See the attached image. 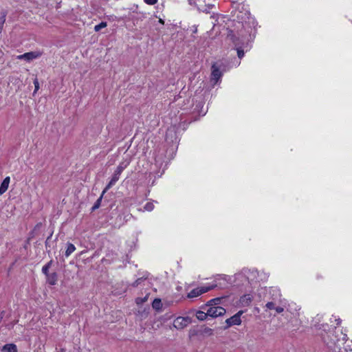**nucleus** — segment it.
I'll return each instance as SVG.
<instances>
[{
    "mask_svg": "<svg viewBox=\"0 0 352 352\" xmlns=\"http://www.w3.org/2000/svg\"><path fill=\"white\" fill-rule=\"evenodd\" d=\"M220 301H221V299L219 298H214V299L210 300L206 305L208 307L217 306L218 304H219Z\"/></svg>",
    "mask_w": 352,
    "mask_h": 352,
    "instance_id": "17",
    "label": "nucleus"
},
{
    "mask_svg": "<svg viewBox=\"0 0 352 352\" xmlns=\"http://www.w3.org/2000/svg\"><path fill=\"white\" fill-rule=\"evenodd\" d=\"M42 55V53L38 51L27 52L23 54L17 56L19 60L24 59L27 61H30L34 59L39 58Z\"/></svg>",
    "mask_w": 352,
    "mask_h": 352,
    "instance_id": "4",
    "label": "nucleus"
},
{
    "mask_svg": "<svg viewBox=\"0 0 352 352\" xmlns=\"http://www.w3.org/2000/svg\"><path fill=\"white\" fill-rule=\"evenodd\" d=\"M159 21H160V23L164 24V21L162 19H160Z\"/></svg>",
    "mask_w": 352,
    "mask_h": 352,
    "instance_id": "30",
    "label": "nucleus"
},
{
    "mask_svg": "<svg viewBox=\"0 0 352 352\" xmlns=\"http://www.w3.org/2000/svg\"><path fill=\"white\" fill-rule=\"evenodd\" d=\"M237 55L239 58H241L244 56L243 50L241 49H237Z\"/></svg>",
    "mask_w": 352,
    "mask_h": 352,
    "instance_id": "25",
    "label": "nucleus"
},
{
    "mask_svg": "<svg viewBox=\"0 0 352 352\" xmlns=\"http://www.w3.org/2000/svg\"><path fill=\"white\" fill-rule=\"evenodd\" d=\"M192 322L191 318L186 317H177L173 322V327L177 329H183Z\"/></svg>",
    "mask_w": 352,
    "mask_h": 352,
    "instance_id": "1",
    "label": "nucleus"
},
{
    "mask_svg": "<svg viewBox=\"0 0 352 352\" xmlns=\"http://www.w3.org/2000/svg\"><path fill=\"white\" fill-rule=\"evenodd\" d=\"M33 82H34V87H35L34 93H36L38 90V89H39V83H38V79L36 78L34 80Z\"/></svg>",
    "mask_w": 352,
    "mask_h": 352,
    "instance_id": "24",
    "label": "nucleus"
},
{
    "mask_svg": "<svg viewBox=\"0 0 352 352\" xmlns=\"http://www.w3.org/2000/svg\"><path fill=\"white\" fill-rule=\"evenodd\" d=\"M120 174L117 172H114L112 178L111 179L109 184L107 185L105 188L102 191V194H104L109 189H110L119 180Z\"/></svg>",
    "mask_w": 352,
    "mask_h": 352,
    "instance_id": "7",
    "label": "nucleus"
},
{
    "mask_svg": "<svg viewBox=\"0 0 352 352\" xmlns=\"http://www.w3.org/2000/svg\"><path fill=\"white\" fill-rule=\"evenodd\" d=\"M10 177H6L3 179L0 186V195L3 194L8 190L10 184Z\"/></svg>",
    "mask_w": 352,
    "mask_h": 352,
    "instance_id": "8",
    "label": "nucleus"
},
{
    "mask_svg": "<svg viewBox=\"0 0 352 352\" xmlns=\"http://www.w3.org/2000/svg\"><path fill=\"white\" fill-rule=\"evenodd\" d=\"M141 280V278L136 280L135 283H134V285H138Z\"/></svg>",
    "mask_w": 352,
    "mask_h": 352,
    "instance_id": "29",
    "label": "nucleus"
},
{
    "mask_svg": "<svg viewBox=\"0 0 352 352\" xmlns=\"http://www.w3.org/2000/svg\"><path fill=\"white\" fill-rule=\"evenodd\" d=\"M265 307L268 309H275V303L274 302H268L265 305Z\"/></svg>",
    "mask_w": 352,
    "mask_h": 352,
    "instance_id": "23",
    "label": "nucleus"
},
{
    "mask_svg": "<svg viewBox=\"0 0 352 352\" xmlns=\"http://www.w3.org/2000/svg\"><path fill=\"white\" fill-rule=\"evenodd\" d=\"M104 194H101L100 197L96 200L94 205L92 207V210H95L98 209L100 206V204Z\"/></svg>",
    "mask_w": 352,
    "mask_h": 352,
    "instance_id": "16",
    "label": "nucleus"
},
{
    "mask_svg": "<svg viewBox=\"0 0 352 352\" xmlns=\"http://www.w3.org/2000/svg\"><path fill=\"white\" fill-rule=\"evenodd\" d=\"M154 208V205L153 203H151V202H148L146 204V205L144 206V209L147 211H151L153 210Z\"/></svg>",
    "mask_w": 352,
    "mask_h": 352,
    "instance_id": "22",
    "label": "nucleus"
},
{
    "mask_svg": "<svg viewBox=\"0 0 352 352\" xmlns=\"http://www.w3.org/2000/svg\"><path fill=\"white\" fill-rule=\"evenodd\" d=\"M107 24L106 22H101L100 23H99L98 25H96L94 27V30L96 32H99L102 28L107 27Z\"/></svg>",
    "mask_w": 352,
    "mask_h": 352,
    "instance_id": "20",
    "label": "nucleus"
},
{
    "mask_svg": "<svg viewBox=\"0 0 352 352\" xmlns=\"http://www.w3.org/2000/svg\"><path fill=\"white\" fill-rule=\"evenodd\" d=\"M274 309L278 314H280L284 311V308L281 307H276Z\"/></svg>",
    "mask_w": 352,
    "mask_h": 352,
    "instance_id": "28",
    "label": "nucleus"
},
{
    "mask_svg": "<svg viewBox=\"0 0 352 352\" xmlns=\"http://www.w3.org/2000/svg\"><path fill=\"white\" fill-rule=\"evenodd\" d=\"M51 263H52V261H50L48 263H47L45 265H44L42 268V272L45 275H46V276L50 274L48 273V271H49V268L51 265Z\"/></svg>",
    "mask_w": 352,
    "mask_h": 352,
    "instance_id": "19",
    "label": "nucleus"
},
{
    "mask_svg": "<svg viewBox=\"0 0 352 352\" xmlns=\"http://www.w3.org/2000/svg\"><path fill=\"white\" fill-rule=\"evenodd\" d=\"M75 250H76L75 246L72 243H68L67 248L65 251V256L67 257H68L75 251Z\"/></svg>",
    "mask_w": 352,
    "mask_h": 352,
    "instance_id": "12",
    "label": "nucleus"
},
{
    "mask_svg": "<svg viewBox=\"0 0 352 352\" xmlns=\"http://www.w3.org/2000/svg\"><path fill=\"white\" fill-rule=\"evenodd\" d=\"M212 73H211V80L214 81V84H216L218 80L221 78L222 74L220 71L219 67L217 66L216 63H214L212 65Z\"/></svg>",
    "mask_w": 352,
    "mask_h": 352,
    "instance_id": "6",
    "label": "nucleus"
},
{
    "mask_svg": "<svg viewBox=\"0 0 352 352\" xmlns=\"http://www.w3.org/2000/svg\"><path fill=\"white\" fill-rule=\"evenodd\" d=\"M207 310L208 316L212 318L223 316L226 312L223 307L219 306H211Z\"/></svg>",
    "mask_w": 352,
    "mask_h": 352,
    "instance_id": "2",
    "label": "nucleus"
},
{
    "mask_svg": "<svg viewBox=\"0 0 352 352\" xmlns=\"http://www.w3.org/2000/svg\"><path fill=\"white\" fill-rule=\"evenodd\" d=\"M212 288L213 287H201L195 288L188 294V297L190 298L197 297L201 294L210 291Z\"/></svg>",
    "mask_w": 352,
    "mask_h": 352,
    "instance_id": "5",
    "label": "nucleus"
},
{
    "mask_svg": "<svg viewBox=\"0 0 352 352\" xmlns=\"http://www.w3.org/2000/svg\"><path fill=\"white\" fill-rule=\"evenodd\" d=\"M245 300H246V301H247V302H251L252 298H251L250 296V295H245V296H244L242 298V301L243 302V301H245Z\"/></svg>",
    "mask_w": 352,
    "mask_h": 352,
    "instance_id": "26",
    "label": "nucleus"
},
{
    "mask_svg": "<svg viewBox=\"0 0 352 352\" xmlns=\"http://www.w3.org/2000/svg\"><path fill=\"white\" fill-rule=\"evenodd\" d=\"M3 54L2 51L0 50V56Z\"/></svg>",
    "mask_w": 352,
    "mask_h": 352,
    "instance_id": "31",
    "label": "nucleus"
},
{
    "mask_svg": "<svg viewBox=\"0 0 352 352\" xmlns=\"http://www.w3.org/2000/svg\"><path fill=\"white\" fill-rule=\"evenodd\" d=\"M6 14L3 13L2 16L0 17V33H1L3 28V25L6 22Z\"/></svg>",
    "mask_w": 352,
    "mask_h": 352,
    "instance_id": "18",
    "label": "nucleus"
},
{
    "mask_svg": "<svg viewBox=\"0 0 352 352\" xmlns=\"http://www.w3.org/2000/svg\"><path fill=\"white\" fill-rule=\"evenodd\" d=\"M144 2L148 5H154L157 2V0H144Z\"/></svg>",
    "mask_w": 352,
    "mask_h": 352,
    "instance_id": "27",
    "label": "nucleus"
},
{
    "mask_svg": "<svg viewBox=\"0 0 352 352\" xmlns=\"http://www.w3.org/2000/svg\"><path fill=\"white\" fill-rule=\"evenodd\" d=\"M127 166H128V163L121 162L118 165V166L117 167V168L115 171L119 174H121L122 172L126 168Z\"/></svg>",
    "mask_w": 352,
    "mask_h": 352,
    "instance_id": "15",
    "label": "nucleus"
},
{
    "mask_svg": "<svg viewBox=\"0 0 352 352\" xmlns=\"http://www.w3.org/2000/svg\"><path fill=\"white\" fill-rule=\"evenodd\" d=\"M242 314V311H240L233 316L228 318L226 320V323L227 324L226 328L230 327L232 325H239L241 323V315Z\"/></svg>",
    "mask_w": 352,
    "mask_h": 352,
    "instance_id": "3",
    "label": "nucleus"
},
{
    "mask_svg": "<svg viewBox=\"0 0 352 352\" xmlns=\"http://www.w3.org/2000/svg\"><path fill=\"white\" fill-rule=\"evenodd\" d=\"M47 280L50 285H54L57 282V274L54 272L47 276Z\"/></svg>",
    "mask_w": 352,
    "mask_h": 352,
    "instance_id": "10",
    "label": "nucleus"
},
{
    "mask_svg": "<svg viewBox=\"0 0 352 352\" xmlns=\"http://www.w3.org/2000/svg\"><path fill=\"white\" fill-rule=\"evenodd\" d=\"M201 334L204 336H212L213 334V330L211 328H209L208 327H204L200 330Z\"/></svg>",
    "mask_w": 352,
    "mask_h": 352,
    "instance_id": "11",
    "label": "nucleus"
},
{
    "mask_svg": "<svg viewBox=\"0 0 352 352\" xmlns=\"http://www.w3.org/2000/svg\"><path fill=\"white\" fill-rule=\"evenodd\" d=\"M162 304L160 298H155L152 303V307L154 309L160 310L162 308Z\"/></svg>",
    "mask_w": 352,
    "mask_h": 352,
    "instance_id": "14",
    "label": "nucleus"
},
{
    "mask_svg": "<svg viewBox=\"0 0 352 352\" xmlns=\"http://www.w3.org/2000/svg\"><path fill=\"white\" fill-rule=\"evenodd\" d=\"M147 299H148V295H146L144 298H137L135 300V302L138 305H141V304H143L144 302H145L147 300Z\"/></svg>",
    "mask_w": 352,
    "mask_h": 352,
    "instance_id": "21",
    "label": "nucleus"
},
{
    "mask_svg": "<svg viewBox=\"0 0 352 352\" xmlns=\"http://www.w3.org/2000/svg\"><path fill=\"white\" fill-rule=\"evenodd\" d=\"M207 316H209L208 314V311L206 312L198 311L196 313V317L199 320H204L205 319H206Z\"/></svg>",
    "mask_w": 352,
    "mask_h": 352,
    "instance_id": "13",
    "label": "nucleus"
},
{
    "mask_svg": "<svg viewBox=\"0 0 352 352\" xmlns=\"http://www.w3.org/2000/svg\"><path fill=\"white\" fill-rule=\"evenodd\" d=\"M1 352H17V348L14 344H7L2 347Z\"/></svg>",
    "mask_w": 352,
    "mask_h": 352,
    "instance_id": "9",
    "label": "nucleus"
}]
</instances>
